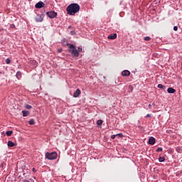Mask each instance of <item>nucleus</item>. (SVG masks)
<instances>
[{
    "mask_svg": "<svg viewBox=\"0 0 182 182\" xmlns=\"http://www.w3.org/2000/svg\"><path fill=\"white\" fill-rule=\"evenodd\" d=\"M66 11L68 15L73 16L80 11V6L76 3L71 4L67 7Z\"/></svg>",
    "mask_w": 182,
    "mask_h": 182,
    "instance_id": "obj_1",
    "label": "nucleus"
},
{
    "mask_svg": "<svg viewBox=\"0 0 182 182\" xmlns=\"http://www.w3.org/2000/svg\"><path fill=\"white\" fill-rule=\"evenodd\" d=\"M68 46L69 48V53H71L74 58H78L79 52L75 46L73 44H68Z\"/></svg>",
    "mask_w": 182,
    "mask_h": 182,
    "instance_id": "obj_2",
    "label": "nucleus"
},
{
    "mask_svg": "<svg viewBox=\"0 0 182 182\" xmlns=\"http://www.w3.org/2000/svg\"><path fill=\"white\" fill-rule=\"evenodd\" d=\"M68 46L69 48V53H71L74 58H78L79 52L75 46L73 44H68Z\"/></svg>",
    "mask_w": 182,
    "mask_h": 182,
    "instance_id": "obj_3",
    "label": "nucleus"
},
{
    "mask_svg": "<svg viewBox=\"0 0 182 182\" xmlns=\"http://www.w3.org/2000/svg\"><path fill=\"white\" fill-rule=\"evenodd\" d=\"M68 46L69 48V53H71L74 58H78L79 52L75 46L73 44H68Z\"/></svg>",
    "mask_w": 182,
    "mask_h": 182,
    "instance_id": "obj_4",
    "label": "nucleus"
},
{
    "mask_svg": "<svg viewBox=\"0 0 182 182\" xmlns=\"http://www.w3.org/2000/svg\"><path fill=\"white\" fill-rule=\"evenodd\" d=\"M46 157L48 160H55L58 158V154L56 152H52V153L47 152L46 154Z\"/></svg>",
    "mask_w": 182,
    "mask_h": 182,
    "instance_id": "obj_5",
    "label": "nucleus"
},
{
    "mask_svg": "<svg viewBox=\"0 0 182 182\" xmlns=\"http://www.w3.org/2000/svg\"><path fill=\"white\" fill-rule=\"evenodd\" d=\"M47 16H48V18H50L51 19H53V18H56V16H58V13L55 11H48Z\"/></svg>",
    "mask_w": 182,
    "mask_h": 182,
    "instance_id": "obj_6",
    "label": "nucleus"
},
{
    "mask_svg": "<svg viewBox=\"0 0 182 182\" xmlns=\"http://www.w3.org/2000/svg\"><path fill=\"white\" fill-rule=\"evenodd\" d=\"M44 6H45V3L42 1L37 3L35 6V7L37 8V9H41V8H43Z\"/></svg>",
    "mask_w": 182,
    "mask_h": 182,
    "instance_id": "obj_7",
    "label": "nucleus"
},
{
    "mask_svg": "<svg viewBox=\"0 0 182 182\" xmlns=\"http://www.w3.org/2000/svg\"><path fill=\"white\" fill-rule=\"evenodd\" d=\"M156 144V139L153 136H151L149 139V144H151V146H153Z\"/></svg>",
    "mask_w": 182,
    "mask_h": 182,
    "instance_id": "obj_8",
    "label": "nucleus"
},
{
    "mask_svg": "<svg viewBox=\"0 0 182 182\" xmlns=\"http://www.w3.org/2000/svg\"><path fill=\"white\" fill-rule=\"evenodd\" d=\"M82 93L80 89H77L75 92L73 93V97H79V95Z\"/></svg>",
    "mask_w": 182,
    "mask_h": 182,
    "instance_id": "obj_9",
    "label": "nucleus"
},
{
    "mask_svg": "<svg viewBox=\"0 0 182 182\" xmlns=\"http://www.w3.org/2000/svg\"><path fill=\"white\" fill-rule=\"evenodd\" d=\"M122 76H125L126 77H127V76H130V71L127 70H123L122 72Z\"/></svg>",
    "mask_w": 182,
    "mask_h": 182,
    "instance_id": "obj_10",
    "label": "nucleus"
},
{
    "mask_svg": "<svg viewBox=\"0 0 182 182\" xmlns=\"http://www.w3.org/2000/svg\"><path fill=\"white\" fill-rule=\"evenodd\" d=\"M116 38H117V33H112L109 36H108V39H116Z\"/></svg>",
    "mask_w": 182,
    "mask_h": 182,
    "instance_id": "obj_11",
    "label": "nucleus"
},
{
    "mask_svg": "<svg viewBox=\"0 0 182 182\" xmlns=\"http://www.w3.org/2000/svg\"><path fill=\"white\" fill-rule=\"evenodd\" d=\"M30 63L33 65V68H36V66H38V62L35 60H30Z\"/></svg>",
    "mask_w": 182,
    "mask_h": 182,
    "instance_id": "obj_12",
    "label": "nucleus"
},
{
    "mask_svg": "<svg viewBox=\"0 0 182 182\" xmlns=\"http://www.w3.org/2000/svg\"><path fill=\"white\" fill-rule=\"evenodd\" d=\"M22 113H23V117H26L27 116H29V114H30L29 111H26V110H23Z\"/></svg>",
    "mask_w": 182,
    "mask_h": 182,
    "instance_id": "obj_13",
    "label": "nucleus"
},
{
    "mask_svg": "<svg viewBox=\"0 0 182 182\" xmlns=\"http://www.w3.org/2000/svg\"><path fill=\"white\" fill-rule=\"evenodd\" d=\"M167 92L168 93H176V90L173 87H168Z\"/></svg>",
    "mask_w": 182,
    "mask_h": 182,
    "instance_id": "obj_14",
    "label": "nucleus"
},
{
    "mask_svg": "<svg viewBox=\"0 0 182 182\" xmlns=\"http://www.w3.org/2000/svg\"><path fill=\"white\" fill-rule=\"evenodd\" d=\"M7 145L9 147H14L15 146V143H14L12 141H9L7 142Z\"/></svg>",
    "mask_w": 182,
    "mask_h": 182,
    "instance_id": "obj_15",
    "label": "nucleus"
},
{
    "mask_svg": "<svg viewBox=\"0 0 182 182\" xmlns=\"http://www.w3.org/2000/svg\"><path fill=\"white\" fill-rule=\"evenodd\" d=\"M43 21V18L42 16H38V17L36 18V22H42Z\"/></svg>",
    "mask_w": 182,
    "mask_h": 182,
    "instance_id": "obj_16",
    "label": "nucleus"
},
{
    "mask_svg": "<svg viewBox=\"0 0 182 182\" xmlns=\"http://www.w3.org/2000/svg\"><path fill=\"white\" fill-rule=\"evenodd\" d=\"M16 76L17 79H18L19 80L21 77H22V73H21L20 71L17 72Z\"/></svg>",
    "mask_w": 182,
    "mask_h": 182,
    "instance_id": "obj_17",
    "label": "nucleus"
},
{
    "mask_svg": "<svg viewBox=\"0 0 182 182\" xmlns=\"http://www.w3.org/2000/svg\"><path fill=\"white\" fill-rule=\"evenodd\" d=\"M28 124H31V126H33V124H35V119H31L29 120Z\"/></svg>",
    "mask_w": 182,
    "mask_h": 182,
    "instance_id": "obj_18",
    "label": "nucleus"
},
{
    "mask_svg": "<svg viewBox=\"0 0 182 182\" xmlns=\"http://www.w3.org/2000/svg\"><path fill=\"white\" fill-rule=\"evenodd\" d=\"M25 109H26L27 110H31V109H32V106L29 105H26Z\"/></svg>",
    "mask_w": 182,
    "mask_h": 182,
    "instance_id": "obj_19",
    "label": "nucleus"
},
{
    "mask_svg": "<svg viewBox=\"0 0 182 182\" xmlns=\"http://www.w3.org/2000/svg\"><path fill=\"white\" fill-rule=\"evenodd\" d=\"M165 160H166V159H165L164 157L160 156V157L159 158V163H163V161H164Z\"/></svg>",
    "mask_w": 182,
    "mask_h": 182,
    "instance_id": "obj_20",
    "label": "nucleus"
},
{
    "mask_svg": "<svg viewBox=\"0 0 182 182\" xmlns=\"http://www.w3.org/2000/svg\"><path fill=\"white\" fill-rule=\"evenodd\" d=\"M12 133H13L12 131H7V132H6V136H10L12 135Z\"/></svg>",
    "mask_w": 182,
    "mask_h": 182,
    "instance_id": "obj_21",
    "label": "nucleus"
},
{
    "mask_svg": "<svg viewBox=\"0 0 182 182\" xmlns=\"http://www.w3.org/2000/svg\"><path fill=\"white\" fill-rule=\"evenodd\" d=\"M158 87L159 89H166V87L164 85H161V84H159Z\"/></svg>",
    "mask_w": 182,
    "mask_h": 182,
    "instance_id": "obj_22",
    "label": "nucleus"
},
{
    "mask_svg": "<svg viewBox=\"0 0 182 182\" xmlns=\"http://www.w3.org/2000/svg\"><path fill=\"white\" fill-rule=\"evenodd\" d=\"M102 123H103V121H102V119H99V120L97 121V124L99 126H100L101 124H102Z\"/></svg>",
    "mask_w": 182,
    "mask_h": 182,
    "instance_id": "obj_23",
    "label": "nucleus"
},
{
    "mask_svg": "<svg viewBox=\"0 0 182 182\" xmlns=\"http://www.w3.org/2000/svg\"><path fill=\"white\" fill-rule=\"evenodd\" d=\"M144 39V41H149L151 40V38H150L149 36H146Z\"/></svg>",
    "mask_w": 182,
    "mask_h": 182,
    "instance_id": "obj_24",
    "label": "nucleus"
},
{
    "mask_svg": "<svg viewBox=\"0 0 182 182\" xmlns=\"http://www.w3.org/2000/svg\"><path fill=\"white\" fill-rule=\"evenodd\" d=\"M6 63L7 65H9V63H11V60H10L9 58H7V59L6 60Z\"/></svg>",
    "mask_w": 182,
    "mask_h": 182,
    "instance_id": "obj_25",
    "label": "nucleus"
},
{
    "mask_svg": "<svg viewBox=\"0 0 182 182\" xmlns=\"http://www.w3.org/2000/svg\"><path fill=\"white\" fill-rule=\"evenodd\" d=\"M77 50V52L79 53V52H82V50H83V48L82 47H79L78 50Z\"/></svg>",
    "mask_w": 182,
    "mask_h": 182,
    "instance_id": "obj_26",
    "label": "nucleus"
},
{
    "mask_svg": "<svg viewBox=\"0 0 182 182\" xmlns=\"http://www.w3.org/2000/svg\"><path fill=\"white\" fill-rule=\"evenodd\" d=\"M156 151H163V148H161V147H159V148H158L157 149H156Z\"/></svg>",
    "mask_w": 182,
    "mask_h": 182,
    "instance_id": "obj_27",
    "label": "nucleus"
},
{
    "mask_svg": "<svg viewBox=\"0 0 182 182\" xmlns=\"http://www.w3.org/2000/svg\"><path fill=\"white\" fill-rule=\"evenodd\" d=\"M173 31H178V27H177V26H175L173 27Z\"/></svg>",
    "mask_w": 182,
    "mask_h": 182,
    "instance_id": "obj_28",
    "label": "nucleus"
},
{
    "mask_svg": "<svg viewBox=\"0 0 182 182\" xmlns=\"http://www.w3.org/2000/svg\"><path fill=\"white\" fill-rule=\"evenodd\" d=\"M117 136H119V137H123V134H117Z\"/></svg>",
    "mask_w": 182,
    "mask_h": 182,
    "instance_id": "obj_29",
    "label": "nucleus"
},
{
    "mask_svg": "<svg viewBox=\"0 0 182 182\" xmlns=\"http://www.w3.org/2000/svg\"><path fill=\"white\" fill-rule=\"evenodd\" d=\"M116 136H117V135H112V136H111V139H116Z\"/></svg>",
    "mask_w": 182,
    "mask_h": 182,
    "instance_id": "obj_30",
    "label": "nucleus"
},
{
    "mask_svg": "<svg viewBox=\"0 0 182 182\" xmlns=\"http://www.w3.org/2000/svg\"><path fill=\"white\" fill-rule=\"evenodd\" d=\"M33 173H36V168H33Z\"/></svg>",
    "mask_w": 182,
    "mask_h": 182,
    "instance_id": "obj_31",
    "label": "nucleus"
},
{
    "mask_svg": "<svg viewBox=\"0 0 182 182\" xmlns=\"http://www.w3.org/2000/svg\"><path fill=\"white\" fill-rule=\"evenodd\" d=\"M146 117H151V115H150V114H147Z\"/></svg>",
    "mask_w": 182,
    "mask_h": 182,
    "instance_id": "obj_32",
    "label": "nucleus"
},
{
    "mask_svg": "<svg viewBox=\"0 0 182 182\" xmlns=\"http://www.w3.org/2000/svg\"><path fill=\"white\" fill-rule=\"evenodd\" d=\"M58 52H59V53H61V52H62V50H58Z\"/></svg>",
    "mask_w": 182,
    "mask_h": 182,
    "instance_id": "obj_33",
    "label": "nucleus"
},
{
    "mask_svg": "<svg viewBox=\"0 0 182 182\" xmlns=\"http://www.w3.org/2000/svg\"><path fill=\"white\" fill-rule=\"evenodd\" d=\"M149 107H151V104L149 105Z\"/></svg>",
    "mask_w": 182,
    "mask_h": 182,
    "instance_id": "obj_34",
    "label": "nucleus"
},
{
    "mask_svg": "<svg viewBox=\"0 0 182 182\" xmlns=\"http://www.w3.org/2000/svg\"><path fill=\"white\" fill-rule=\"evenodd\" d=\"M71 28H72V26H68V28H69V29H70Z\"/></svg>",
    "mask_w": 182,
    "mask_h": 182,
    "instance_id": "obj_35",
    "label": "nucleus"
}]
</instances>
